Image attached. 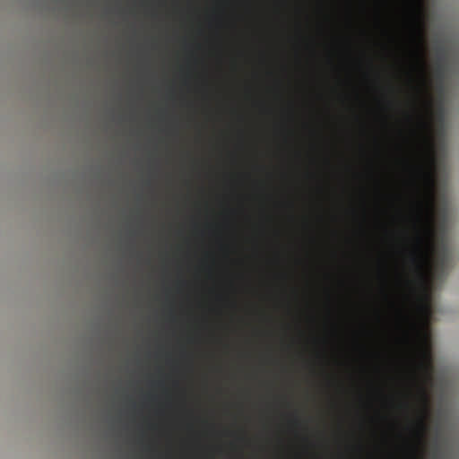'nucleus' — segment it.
<instances>
[{"mask_svg": "<svg viewBox=\"0 0 459 459\" xmlns=\"http://www.w3.org/2000/svg\"><path fill=\"white\" fill-rule=\"evenodd\" d=\"M221 4H225L224 1H222Z\"/></svg>", "mask_w": 459, "mask_h": 459, "instance_id": "nucleus-8", "label": "nucleus"}, {"mask_svg": "<svg viewBox=\"0 0 459 459\" xmlns=\"http://www.w3.org/2000/svg\"><path fill=\"white\" fill-rule=\"evenodd\" d=\"M403 405H404V407H406V408H409V407H410V404H409V403H407V402H406V403H403Z\"/></svg>", "mask_w": 459, "mask_h": 459, "instance_id": "nucleus-5", "label": "nucleus"}, {"mask_svg": "<svg viewBox=\"0 0 459 459\" xmlns=\"http://www.w3.org/2000/svg\"><path fill=\"white\" fill-rule=\"evenodd\" d=\"M417 4H420V1H418Z\"/></svg>", "mask_w": 459, "mask_h": 459, "instance_id": "nucleus-11", "label": "nucleus"}, {"mask_svg": "<svg viewBox=\"0 0 459 459\" xmlns=\"http://www.w3.org/2000/svg\"><path fill=\"white\" fill-rule=\"evenodd\" d=\"M424 429H425V423H424L423 420H419L417 422V429H416V433H417L418 437H422Z\"/></svg>", "mask_w": 459, "mask_h": 459, "instance_id": "nucleus-3", "label": "nucleus"}, {"mask_svg": "<svg viewBox=\"0 0 459 459\" xmlns=\"http://www.w3.org/2000/svg\"><path fill=\"white\" fill-rule=\"evenodd\" d=\"M363 4H366V1H363Z\"/></svg>", "mask_w": 459, "mask_h": 459, "instance_id": "nucleus-7", "label": "nucleus"}, {"mask_svg": "<svg viewBox=\"0 0 459 459\" xmlns=\"http://www.w3.org/2000/svg\"><path fill=\"white\" fill-rule=\"evenodd\" d=\"M303 4L302 1H300V4Z\"/></svg>", "mask_w": 459, "mask_h": 459, "instance_id": "nucleus-12", "label": "nucleus"}, {"mask_svg": "<svg viewBox=\"0 0 459 459\" xmlns=\"http://www.w3.org/2000/svg\"><path fill=\"white\" fill-rule=\"evenodd\" d=\"M424 309H425V311H426V313H427L428 316H430V315H431V307H429V305H426V306L424 307Z\"/></svg>", "mask_w": 459, "mask_h": 459, "instance_id": "nucleus-4", "label": "nucleus"}, {"mask_svg": "<svg viewBox=\"0 0 459 459\" xmlns=\"http://www.w3.org/2000/svg\"><path fill=\"white\" fill-rule=\"evenodd\" d=\"M319 4H322V1H319Z\"/></svg>", "mask_w": 459, "mask_h": 459, "instance_id": "nucleus-6", "label": "nucleus"}, {"mask_svg": "<svg viewBox=\"0 0 459 459\" xmlns=\"http://www.w3.org/2000/svg\"><path fill=\"white\" fill-rule=\"evenodd\" d=\"M348 4H351V1H349Z\"/></svg>", "mask_w": 459, "mask_h": 459, "instance_id": "nucleus-10", "label": "nucleus"}, {"mask_svg": "<svg viewBox=\"0 0 459 459\" xmlns=\"http://www.w3.org/2000/svg\"><path fill=\"white\" fill-rule=\"evenodd\" d=\"M433 370L429 334L426 333L424 343L420 351L419 358L410 359L407 369V377L410 386H415L423 398H426V391L420 384V376L430 377Z\"/></svg>", "mask_w": 459, "mask_h": 459, "instance_id": "nucleus-2", "label": "nucleus"}, {"mask_svg": "<svg viewBox=\"0 0 459 459\" xmlns=\"http://www.w3.org/2000/svg\"><path fill=\"white\" fill-rule=\"evenodd\" d=\"M411 169L414 173L412 185L416 196L412 200V228L414 236L412 238L411 247L409 250L408 259L414 269L420 270L428 257V251L431 246L433 238V214L430 203L423 200L420 196L419 180L421 177L429 180L430 176L425 172L423 167L420 166V164L411 166Z\"/></svg>", "mask_w": 459, "mask_h": 459, "instance_id": "nucleus-1", "label": "nucleus"}, {"mask_svg": "<svg viewBox=\"0 0 459 459\" xmlns=\"http://www.w3.org/2000/svg\"><path fill=\"white\" fill-rule=\"evenodd\" d=\"M277 4H281L280 1H278Z\"/></svg>", "mask_w": 459, "mask_h": 459, "instance_id": "nucleus-9", "label": "nucleus"}]
</instances>
